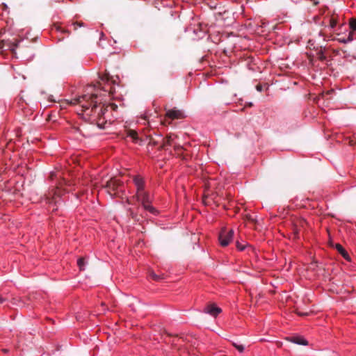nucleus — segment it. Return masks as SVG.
Segmentation results:
<instances>
[{"instance_id":"nucleus-26","label":"nucleus","mask_w":356,"mask_h":356,"mask_svg":"<svg viewBox=\"0 0 356 356\" xmlns=\"http://www.w3.org/2000/svg\"><path fill=\"white\" fill-rule=\"evenodd\" d=\"M337 40H338L339 42H341V43H344V44H346V43H348V41L347 40V38H339V39H337Z\"/></svg>"},{"instance_id":"nucleus-24","label":"nucleus","mask_w":356,"mask_h":356,"mask_svg":"<svg viewBox=\"0 0 356 356\" xmlns=\"http://www.w3.org/2000/svg\"><path fill=\"white\" fill-rule=\"evenodd\" d=\"M353 32L354 31H350L348 34V36L346 38H347V40L348 41V42H351L353 40Z\"/></svg>"},{"instance_id":"nucleus-17","label":"nucleus","mask_w":356,"mask_h":356,"mask_svg":"<svg viewBox=\"0 0 356 356\" xmlns=\"http://www.w3.org/2000/svg\"><path fill=\"white\" fill-rule=\"evenodd\" d=\"M349 26L353 31H356V18H351L350 19Z\"/></svg>"},{"instance_id":"nucleus-25","label":"nucleus","mask_w":356,"mask_h":356,"mask_svg":"<svg viewBox=\"0 0 356 356\" xmlns=\"http://www.w3.org/2000/svg\"><path fill=\"white\" fill-rule=\"evenodd\" d=\"M150 276L154 279V280H160V277L157 275H156L154 273L152 272L150 273Z\"/></svg>"},{"instance_id":"nucleus-31","label":"nucleus","mask_w":356,"mask_h":356,"mask_svg":"<svg viewBox=\"0 0 356 356\" xmlns=\"http://www.w3.org/2000/svg\"><path fill=\"white\" fill-rule=\"evenodd\" d=\"M256 89H257V90H258V91L261 92V91H262V90H263V87H262V86H261V85L258 84V85H257V86H256Z\"/></svg>"},{"instance_id":"nucleus-10","label":"nucleus","mask_w":356,"mask_h":356,"mask_svg":"<svg viewBox=\"0 0 356 356\" xmlns=\"http://www.w3.org/2000/svg\"><path fill=\"white\" fill-rule=\"evenodd\" d=\"M46 200L47 202L49 203L50 205H60L62 203V201L59 197V194H58L57 192L54 193V195L51 198L47 197Z\"/></svg>"},{"instance_id":"nucleus-18","label":"nucleus","mask_w":356,"mask_h":356,"mask_svg":"<svg viewBox=\"0 0 356 356\" xmlns=\"http://www.w3.org/2000/svg\"><path fill=\"white\" fill-rule=\"evenodd\" d=\"M77 265L79 267L80 270H84L85 260L84 258L81 257L77 261Z\"/></svg>"},{"instance_id":"nucleus-34","label":"nucleus","mask_w":356,"mask_h":356,"mask_svg":"<svg viewBox=\"0 0 356 356\" xmlns=\"http://www.w3.org/2000/svg\"><path fill=\"white\" fill-rule=\"evenodd\" d=\"M2 351L5 353H7L8 352V349H3Z\"/></svg>"},{"instance_id":"nucleus-27","label":"nucleus","mask_w":356,"mask_h":356,"mask_svg":"<svg viewBox=\"0 0 356 356\" xmlns=\"http://www.w3.org/2000/svg\"><path fill=\"white\" fill-rule=\"evenodd\" d=\"M236 348L240 352L242 353L244 350V347L243 345L236 346Z\"/></svg>"},{"instance_id":"nucleus-13","label":"nucleus","mask_w":356,"mask_h":356,"mask_svg":"<svg viewBox=\"0 0 356 356\" xmlns=\"http://www.w3.org/2000/svg\"><path fill=\"white\" fill-rule=\"evenodd\" d=\"M173 147L177 156L181 157L182 159H186V156L183 154V151L184 149L181 145L179 144H175L174 145Z\"/></svg>"},{"instance_id":"nucleus-32","label":"nucleus","mask_w":356,"mask_h":356,"mask_svg":"<svg viewBox=\"0 0 356 356\" xmlns=\"http://www.w3.org/2000/svg\"><path fill=\"white\" fill-rule=\"evenodd\" d=\"M6 301V298L3 297L2 296H0V305L3 304Z\"/></svg>"},{"instance_id":"nucleus-1","label":"nucleus","mask_w":356,"mask_h":356,"mask_svg":"<svg viewBox=\"0 0 356 356\" xmlns=\"http://www.w3.org/2000/svg\"><path fill=\"white\" fill-rule=\"evenodd\" d=\"M97 94L83 95L71 99L69 104L72 105H79L82 108L83 114L89 118H92L94 122L91 124H95L100 129H104L107 121L104 120L103 115L107 111L108 106H102L101 103L98 104L97 99Z\"/></svg>"},{"instance_id":"nucleus-4","label":"nucleus","mask_w":356,"mask_h":356,"mask_svg":"<svg viewBox=\"0 0 356 356\" xmlns=\"http://www.w3.org/2000/svg\"><path fill=\"white\" fill-rule=\"evenodd\" d=\"M234 235L233 229H227L222 228L219 234V241L222 246H227L229 242L232 240Z\"/></svg>"},{"instance_id":"nucleus-30","label":"nucleus","mask_w":356,"mask_h":356,"mask_svg":"<svg viewBox=\"0 0 356 356\" xmlns=\"http://www.w3.org/2000/svg\"><path fill=\"white\" fill-rule=\"evenodd\" d=\"M313 6H317L319 3L318 0H309Z\"/></svg>"},{"instance_id":"nucleus-6","label":"nucleus","mask_w":356,"mask_h":356,"mask_svg":"<svg viewBox=\"0 0 356 356\" xmlns=\"http://www.w3.org/2000/svg\"><path fill=\"white\" fill-rule=\"evenodd\" d=\"M165 116L166 118L172 120L184 119L185 118L184 113L181 110L177 109L176 108L167 110Z\"/></svg>"},{"instance_id":"nucleus-9","label":"nucleus","mask_w":356,"mask_h":356,"mask_svg":"<svg viewBox=\"0 0 356 356\" xmlns=\"http://www.w3.org/2000/svg\"><path fill=\"white\" fill-rule=\"evenodd\" d=\"M134 182L137 188L136 192H140V191H145L144 190L145 181L142 177H140V176L134 177Z\"/></svg>"},{"instance_id":"nucleus-29","label":"nucleus","mask_w":356,"mask_h":356,"mask_svg":"<svg viewBox=\"0 0 356 356\" xmlns=\"http://www.w3.org/2000/svg\"><path fill=\"white\" fill-rule=\"evenodd\" d=\"M296 313L299 315V316H307L309 312H298V309L296 310Z\"/></svg>"},{"instance_id":"nucleus-8","label":"nucleus","mask_w":356,"mask_h":356,"mask_svg":"<svg viewBox=\"0 0 356 356\" xmlns=\"http://www.w3.org/2000/svg\"><path fill=\"white\" fill-rule=\"evenodd\" d=\"M127 136L131 138L135 143L142 145L143 139L138 136V133L135 130L128 129Z\"/></svg>"},{"instance_id":"nucleus-19","label":"nucleus","mask_w":356,"mask_h":356,"mask_svg":"<svg viewBox=\"0 0 356 356\" xmlns=\"http://www.w3.org/2000/svg\"><path fill=\"white\" fill-rule=\"evenodd\" d=\"M72 25L74 27V30L76 31L78 29V27L83 26L84 24L81 22H73Z\"/></svg>"},{"instance_id":"nucleus-12","label":"nucleus","mask_w":356,"mask_h":356,"mask_svg":"<svg viewBox=\"0 0 356 356\" xmlns=\"http://www.w3.org/2000/svg\"><path fill=\"white\" fill-rule=\"evenodd\" d=\"M289 341L298 345H307L308 343L306 339L300 337H291Z\"/></svg>"},{"instance_id":"nucleus-21","label":"nucleus","mask_w":356,"mask_h":356,"mask_svg":"<svg viewBox=\"0 0 356 356\" xmlns=\"http://www.w3.org/2000/svg\"><path fill=\"white\" fill-rule=\"evenodd\" d=\"M149 138V145H153V146H156V145H158L159 142L158 140H156L155 139H154L152 136H148Z\"/></svg>"},{"instance_id":"nucleus-11","label":"nucleus","mask_w":356,"mask_h":356,"mask_svg":"<svg viewBox=\"0 0 356 356\" xmlns=\"http://www.w3.org/2000/svg\"><path fill=\"white\" fill-rule=\"evenodd\" d=\"M335 248L345 259H346L348 261L350 260V258L348 252L346 251V250L343 248V246L337 243L335 245Z\"/></svg>"},{"instance_id":"nucleus-3","label":"nucleus","mask_w":356,"mask_h":356,"mask_svg":"<svg viewBox=\"0 0 356 356\" xmlns=\"http://www.w3.org/2000/svg\"><path fill=\"white\" fill-rule=\"evenodd\" d=\"M122 182L116 178H111L106 184L107 191L111 195H118L120 192H122Z\"/></svg>"},{"instance_id":"nucleus-20","label":"nucleus","mask_w":356,"mask_h":356,"mask_svg":"<svg viewBox=\"0 0 356 356\" xmlns=\"http://www.w3.org/2000/svg\"><path fill=\"white\" fill-rule=\"evenodd\" d=\"M337 24V19H335L334 17H332L330 19V26L331 28H334L336 26Z\"/></svg>"},{"instance_id":"nucleus-23","label":"nucleus","mask_w":356,"mask_h":356,"mask_svg":"<svg viewBox=\"0 0 356 356\" xmlns=\"http://www.w3.org/2000/svg\"><path fill=\"white\" fill-rule=\"evenodd\" d=\"M245 219L251 222H255V219L250 214H247L245 216Z\"/></svg>"},{"instance_id":"nucleus-14","label":"nucleus","mask_w":356,"mask_h":356,"mask_svg":"<svg viewBox=\"0 0 356 356\" xmlns=\"http://www.w3.org/2000/svg\"><path fill=\"white\" fill-rule=\"evenodd\" d=\"M100 81L98 83V85L99 88H101L104 91H106L107 90L105 88L104 86H102V82H108L110 80L109 76L108 74H102L99 76Z\"/></svg>"},{"instance_id":"nucleus-35","label":"nucleus","mask_w":356,"mask_h":356,"mask_svg":"<svg viewBox=\"0 0 356 356\" xmlns=\"http://www.w3.org/2000/svg\"><path fill=\"white\" fill-rule=\"evenodd\" d=\"M232 345H233V346H234L235 348H236V346H238V344H237L236 343H234V342H233V343H232Z\"/></svg>"},{"instance_id":"nucleus-16","label":"nucleus","mask_w":356,"mask_h":356,"mask_svg":"<svg viewBox=\"0 0 356 356\" xmlns=\"http://www.w3.org/2000/svg\"><path fill=\"white\" fill-rule=\"evenodd\" d=\"M129 212L132 219H134L136 221H140V218L138 215L136 213H135L131 209H129Z\"/></svg>"},{"instance_id":"nucleus-2","label":"nucleus","mask_w":356,"mask_h":356,"mask_svg":"<svg viewBox=\"0 0 356 356\" xmlns=\"http://www.w3.org/2000/svg\"><path fill=\"white\" fill-rule=\"evenodd\" d=\"M133 198L136 199L137 202H140L141 206L145 210L153 214L156 213V209L151 205V198L148 192L145 191L136 192Z\"/></svg>"},{"instance_id":"nucleus-5","label":"nucleus","mask_w":356,"mask_h":356,"mask_svg":"<svg viewBox=\"0 0 356 356\" xmlns=\"http://www.w3.org/2000/svg\"><path fill=\"white\" fill-rule=\"evenodd\" d=\"M177 136L173 134H169L166 135L165 137L162 138V142H161L160 146L159 147V150H161V149L167 150L168 149V147H170V146L174 147V145L176 144L175 143V138Z\"/></svg>"},{"instance_id":"nucleus-15","label":"nucleus","mask_w":356,"mask_h":356,"mask_svg":"<svg viewBox=\"0 0 356 356\" xmlns=\"http://www.w3.org/2000/svg\"><path fill=\"white\" fill-rule=\"evenodd\" d=\"M307 224V222L304 219H300V220H298L296 224L295 225V226H296L295 233L298 234L299 232V230L296 228V227L300 226V227H304L305 225H306Z\"/></svg>"},{"instance_id":"nucleus-33","label":"nucleus","mask_w":356,"mask_h":356,"mask_svg":"<svg viewBox=\"0 0 356 356\" xmlns=\"http://www.w3.org/2000/svg\"><path fill=\"white\" fill-rule=\"evenodd\" d=\"M114 92V89L113 88H111L109 90V93L113 94Z\"/></svg>"},{"instance_id":"nucleus-22","label":"nucleus","mask_w":356,"mask_h":356,"mask_svg":"<svg viewBox=\"0 0 356 356\" xmlns=\"http://www.w3.org/2000/svg\"><path fill=\"white\" fill-rule=\"evenodd\" d=\"M317 55H318V58L321 61H323L326 59V56H325V54H323V52L322 51H320L319 52H318Z\"/></svg>"},{"instance_id":"nucleus-36","label":"nucleus","mask_w":356,"mask_h":356,"mask_svg":"<svg viewBox=\"0 0 356 356\" xmlns=\"http://www.w3.org/2000/svg\"><path fill=\"white\" fill-rule=\"evenodd\" d=\"M3 48V44L1 42H0V49H2Z\"/></svg>"},{"instance_id":"nucleus-28","label":"nucleus","mask_w":356,"mask_h":356,"mask_svg":"<svg viewBox=\"0 0 356 356\" xmlns=\"http://www.w3.org/2000/svg\"><path fill=\"white\" fill-rule=\"evenodd\" d=\"M236 247L240 250H243L245 248V247L243 245H241V243L238 241L236 242Z\"/></svg>"},{"instance_id":"nucleus-7","label":"nucleus","mask_w":356,"mask_h":356,"mask_svg":"<svg viewBox=\"0 0 356 356\" xmlns=\"http://www.w3.org/2000/svg\"><path fill=\"white\" fill-rule=\"evenodd\" d=\"M203 312L213 317H216L219 314L222 312V309L217 307L215 303H209L205 306Z\"/></svg>"}]
</instances>
